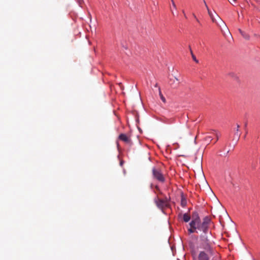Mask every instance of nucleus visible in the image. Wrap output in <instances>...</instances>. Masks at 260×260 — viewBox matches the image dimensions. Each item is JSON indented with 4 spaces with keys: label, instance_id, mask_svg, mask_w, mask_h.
I'll return each instance as SVG.
<instances>
[{
    "label": "nucleus",
    "instance_id": "e433bc0d",
    "mask_svg": "<svg viewBox=\"0 0 260 260\" xmlns=\"http://www.w3.org/2000/svg\"><path fill=\"white\" fill-rule=\"evenodd\" d=\"M155 87H157V84H156L155 85Z\"/></svg>",
    "mask_w": 260,
    "mask_h": 260
},
{
    "label": "nucleus",
    "instance_id": "6ab92c4d",
    "mask_svg": "<svg viewBox=\"0 0 260 260\" xmlns=\"http://www.w3.org/2000/svg\"><path fill=\"white\" fill-rule=\"evenodd\" d=\"M193 60L197 63H198L199 62V60L197 59L196 57L195 56V55L193 54V53H192V56H191Z\"/></svg>",
    "mask_w": 260,
    "mask_h": 260
},
{
    "label": "nucleus",
    "instance_id": "bb28decb",
    "mask_svg": "<svg viewBox=\"0 0 260 260\" xmlns=\"http://www.w3.org/2000/svg\"><path fill=\"white\" fill-rule=\"evenodd\" d=\"M189 49H190L191 55H192V53H193V52H192V50H191V49L190 46H189Z\"/></svg>",
    "mask_w": 260,
    "mask_h": 260
},
{
    "label": "nucleus",
    "instance_id": "393cba45",
    "mask_svg": "<svg viewBox=\"0 0 260 260\" xmlns=\"http://www.w3.org/2000/svg\"><path fill=\"white\" fill-rule=\"evenodd\" d=\"M172 3H173V6L174 7V8H176V5L175 4L174 2L172 1Z\"/></svg>",
    "mask_w": 260,
    "mask_h": 260
},
{
    "label": "nucleus",
    "instance_id": "4468645a",
    "mask_svg": "<svg viewBox=\"0 0 260 260\" xmlns=\"http://www.w3.org/2000/svg\"><path fill=\"white\" fill-rule=\"evenodd\" d=\"M159 96H160V98L161 100V101L164 102V103H165L166 102V99L165 98V97L163 96V95L162 94L161 91H160V89L159 88Z\"/></svg>",
    "mask_w": 260,
    "mask_h": 260
},
{
    "label": "nucleus",
    "instance_id": "6e6552de",
    "mask_svg": "<svg viewBox=\"0 0 260 260\" xmlns=\"http://www.w3.org/2000/svg\"><path fill=\"white\" fill-rule=\"evenodd\" d=\"M190 228L188 229V232L189 234L194 233H198L197 231H196V224H191V223L189 222V223Z\"/></svg>",
    "mask_w": 260,
    "mask_h": 260
},
{
    "label": "nucleus",
    "instance_id": "c756f323",
    "mask_svg": "<svg viewBox=\"0 0 260 260\" xmlns=\"http://www.w3.org/2000/svg\"><path fill=\"white\" fill-rule=\"evenodd\" d=\"M120 166H122V165H123V161H120Z\"/></svg>",
    "mask_w": 260,
    "mask_h": 260
},
{
    "label": "nucleus",
    "instance_id": "cd10ccee",
    "mask_svg": "<svg viewBox=\"0 0 260 260\" xmlns=\"http://www.w3.org/2000/svg\"><path fill=\"white\" fill-rule=\"evenodd\" d=\"M204 4H205V6H206V8H208V6H207V4H206V2H205V1H204Z\"/></svg>",
    "mask_w": 260,
    "mask_h": 260
},
{
    "label": "nucleus",
    "instance_id": "f257e3e1",
    "mask_svg": "<svg viewBox=\"0 0 260 260\" xmlns=\"http://www.w3.org/2000/svg\"><path fill=\"white\" fill-rule=\"evenodd\" d=\"M211 222L210 218L206 216L203 219L202 222L200 220L198 223H196V231L198 230L200 231H202L204 234L208 232L209 224Z\"/></svg>",
    "mask_w": 260,
    "mask_h": 260
},
{
    "label": "nucleus",
    "instance_id": "20e7f679",
    "mask_svg": "<svg viewBox=\"0 0 260 260\" xmlns=\"http://www.w3.org/2000/svg\"><path fill=\"white\" fill-rule=\"evenodd\" d=\"M154 202L157 207L160 209L163 212H164V210L165 208H170L171 207V205H167V204L162 201V199L159 198L157 196L154 198Z\"/></svg>",
    "mask_w": 260,
    "mask_h": 260
},
{
    "label": "nucleus",
    "instance_id": "a878e982",
    "mask_svg": "<svg viewBox=\"0 0 260 260\" xmlns=\"http://www.w3.org/2000/svg\"><path fill=\"white\" fill-rule=\"evenodd\" d=\"M182 13L184 14V17L186 18H187V17H186V14H185V12H184V10H183V11H182Z\"/></svg>",
    "mask_w": 260,
    "mask_h": 260
},
{
    "label": "nucleus",
    "instance_id": "2f4dec72",
    "mask_svg": "<svg viewBox=\"0 0 260 260\" xmlns=\"http://www.w3.org/2000/svg\"><path fill=\"white\" fill-rule=\"evenodd\" d=\"M196 20H197V21L198 22H199V19H198V18L196 19Z\"/></svg>",
    "mask_w": 260,
    "mask_h": 260
},
{
    "label": "nucleus",
    "instance_id": "ddd939ff",
    "mask_svg": "<svg viewBox=\"0 0 260 260\" xmlns=\"http://www.w3.org/2000/svg\"><path fill=\"white\" fill-rule=\"evenodd\" d=\"M240 127V125L239 124H237V129L235 130V135H236L238 138L240 137V134H239V128Z\"/></svg>",
    "mask_w": 260,
    "mask_h": 260
},
{
    "label": "nucleus",
    "instance_id": "f8f14e48",
    "mask_svg": "<svg viewBox=\"0 0 260 260\" xmlns=\"http://www.w3.org/2000/svg\"><path fill=\"white\" fill-rule=\"evenodd\" d=\"M162 201L166 204L167 205H170V202L171 198L170 197H167L166 196H164V198L162 199Z\"/></svg>",
    "mask_w": 260,
    "mask_h": 260
},
{
    "label": "nucleus",
    "instance_id": "4be33fe9",
    "mask_svg": "<svg viewBox=\"0 0 260 260\" xmlns=\"http://www.w3.org/2000/svg\"><path fill=\"white\" fill-rule=\"evenodd\" d=\"M155 188L157 191H159L160 189L158 185H155Z\"/></svg>",
    "mask_w": 260,
    "mask_h": 260
},
{
    "label": "nucleus",
    "instance_id": "f03ea898",
    "mask_svg": "<svg viewBox=\"0 0 260 260\" xmlns=\"http://www.w3.org/2000/svg\"><path fill=\"white\" fill-rule=\"evenodd\" d=\"M201 239V247L206 250L207 252L212 253L213 252V248L211 246V242L208 239L207 236L205 235H201L200 236Z\"/></svg>",
    "mask_w": 260,
    "mask_h": 260
},
{
    "label": "nucleus",
    "instance_id": "39448f33",
    "mask_svg": "<svg viewBox=\"0 0 260 260\" xmlns=\"http://www.w3.org/2000/svg\"><path fill=\"white\" fill-rule=\"evenodd\" d=\"M191 217L192 219L190 222L191 224L198 223V222L201 220L197 211H194L192 212Z\"/></svg>",
    "mask_w": 260,
    "mask_h": 260
},
{
    "label": "nucleus",
    "instance_id": "a211bd4d",
    "mask_svg": "<svg viewBox=\"0 0 260 260\" xmlns=\"http://www.w3.org/2000/svg\"><path fill=\"white\" fill-rule=\"evenodd\" d=\"M212 136H207V137H206L205 140L207 142H210L212 140Z\"/></svg>",
    "mask_w": 260,
    "mask_h": 260
},
{
    "label": "nucleus",
    "instance_id": "423d86ee",
    "mask_svg": "<svg viewBox=\"0 0 260 260\" xmlns=\"http://www.w3.org/2000/svg\"><path fill=\"white\" fill-rule=\"evenodd\" d=\"M118 139L122 141H123L124 142L127 143V144H132V141H131V139L128 137L125 134H121L119 135L118 136Z\"/></svg>",
    "mask_w": 260,
    "mask_h": 260
},
{
    "label": "nucleus",
    "instance_id": "c85d7f7f",
    "mask_svg": "<svg viewBox=\"0 0 260 260\" xmlns=\"http://www.w3.org/2000/svg\"><path fill=\"white\" fill-rule=\"evenodd\" d=\"M192 15L193 16V18H194V19H197V18L196 16V15L194 14H192Z\"/></svg>",
    "mask_w": 260,
    "mask_h": 260
},
{
    "label": "nucleus",
    "instance_id": "9b49d317",
    "mask_svg": "<svg viewBox=\"0 0 260 260\" xmlns=\"http://www.w3.org/2000/svg\"><path fill=\"white\" fill-rule=\"evenodd\" d=\"M228 76H229L230 77L232 78L234 80H235L236 81H238L239 78L235 73L230 72L228 73Z\"/></svg>",
    "mask_w": 260,
    "mask_h": 260
},
{
    "label": "nucleus",
    "instance_id": "5701e85b",
    "mask_svg": "<svg viewBox=\"0 0 260 260\" xmlns=\"http://www.w3.org/2000/svg\"><path fill=\"white\" fill-rule=\"evenodd\" d=\"M238 30H239V32L241 34V35H242L244 32V31H242L241 29H239Z\"/></svg>",
    "mask_w": 260,
    "mask_h": 260
},
{
    "label": "nucleus",
    "instance_id": "7ed1b4c3",
    "mask_svg": "<svg viewBox=\"0 0 260 260\" xmlns=\"http://www.w3.org/2000/svg\"><path fill=\"white\" fill-rule=\"evenodd\" d=\"M152 173L154 179L160 183H164L165 182L166 178L160 168L156 167L153 168L152 170Z\"/></svg>",
    "mask_w": 260,
    "mask_h": 260
},
{
    "label": "nucleus",
    "instance_id": "c9c22d12",
    "mask_svg": "<svg viewBox=\"0 0 260 260\" xmlns=\"http://www.w3.org/2000/svg\"><path fill=\"white\" fill-rule=\"evenodd\" d=\"M119 85H120V86H121V85H122L121 83H119Z\"/></svg>",
    "mask_w": 260,
    "mask_h": 260
},
{
    "label": "nucleus",
    "instance_id": "0eeeda50",
    "mask_svg": "<svg viewBox=\"0 0 260 260\" xmlns=\"http://www.w3.org/2000/svg\"><path fill=\"white\" fill-rule=\"evenodd\" d=\"M198 260H210V257L205 251H202L199 254Z\"/></svg>",
    "mask_w": 260,
    "mask_h": 260
},
{
    "label": "nucleus",
    "instance_id": "aec40b11",
    "mask_svg": "<svg viewBox=\"0 0 260 260\" xmlns=\"http://www.w3.org/2000/svg\"><path fill=\"white\" fill-rule=\"evenodd\" d=\"M213 134L215 136H216V141L214 143H215L218 141V136L217 135V133L216 132H213Z\"/></svg>",
    "mask_w": 260,
    "mask_h": 260
},
{
    "label": "nucleus",
    "instance_id": "7c9ffc66",
    "mask_svg": "<svg viewBox=\"0 0 260 260\" xmlns=\"http://www.w3.org/2000/svg\"><path fill=\"white\" fill-rule=\"evenodd\" d=\"M153 184H151V185H150V188H151V189H152V188H153Z\"/></svg>",
    "mask_w": 260,
    "mask_h": 260
},
{
    "label": "nucleus",
    "instance_id": "2eb2a0df",
    "mask_svg": "<svg viewBox=\"0 0 260 260\" xmlns=\"http://www.w3.org/2000/svg\"><path fill=\"white\" fill-rule=\"evenodd\" d=\"M241 35L243 36L244 38H245L246 40H248L249 39V36L244 31L243 34H242Z\"/></svg>",
    "mask_w": 260,
    "mask_h": 260
},
{
    "label": "nucleus",
    "instance_id": "f704fd0d",
    "mask_svg": "<svg viewBox=\"0 0 260 260\" xmlns=\"http://www.w3.org/2000/svg\"><path fill=\"white\" fill-rule=\"evenodd\" d=\"M175 79H176L177 81H178V80H178V78H177L176 77H175Z\"/></svg>",
    "mask_w": 260,
    "mask_h": 260
},
{
    "label": "nucleus",
    "instance_id": "f3484780",
    "mask_svg": "<svg viewBox=\"0 0 260 260\" xmlns=\"http://www.w3.org/2000/svg\"><path fill=\"white\" fill-rule=\"evenodd\" d=\"M208 11L209 15H210L211 18L212 19V21L213 22L215 21L214 18H213V14H212L211 12L209 10V8H207Z\"/></svg>",
    "mask_w": 260,
    "mask_h": 260
},
{
    "label": "nucleus",
    "instance_id": "412c9836",
    "mask_svg": "<svg viewBox=\"0 0 260 260\" xmlns=\"http://www.w3.org/2000/svg\"><path fill=\"white\" fill-rule=\"evenodd\" d=\"M174 82V80H173V79H169V83L170 84V85H172Z\"/></svg>",
    "mask_w": 260,
    "mask_h": 260
},
{
    "label": "nucleus",
    "instance_id": "473e14b6",
    "mask_svg": "<svg viewBox=\"0 0 260 260\" xmlns=\"http://www.w3.org/2000/svg\"><path fill=\"white\" fill-rule=\"evenodd\" d=\"M247 123H246L245 124V125H244L245 127H246V126H247Z\"/></svg>",
    "mask_w": 260,
    "mask_h": 260
},
{
    "label": "nucleus",
    "instance_id": "4c0bfd02",
    "mask_svg": "<svg viewBox=\"0 0 260 260\" xmlns=\"http://www.w3.org/2000/svg\"><path fill=\"white\" fill-rule=\"evenodd\" d=\"M234 2H236V0H233Z\"/></svg>",
    "mask_w": 260,
    "mask_h": 260
},
{
    "label": "nucleus",
    "instance_id": "1a4fd4ad",
    "mask_svg": "<svg viewBox=\"0 0 260 260\" xmlns=\"http://www.w3.org/2000/svg\"><path fill=\"white\" fill-rule=\"evenodd\" d=\"M181 205L182 207H185L187 205V200L183 193L181 196Z\"/></svg>",
    "mask_w": 260,
    "mask_h": 260
},
{
    "label": "nucleus",
    "instance_id": "72a5a7b5",
    "mask_svg": "<svg viewBox=\"0 0 260 260\" xmlns=\"http://www.w3.org/2000/svg\"><path fill=\"white\" fill-rule=\"evenodd\" d=\"M181 216H182V215L181 213L179 214V217H181Z\"/></svg>",
    "mask_w": 260,
    "mask_h": 260
},
{
    "label": "nucleus",
    "instance_id": "b1692460",
    "mask_svg": "<svg viewBox=\"0 0 260 260\" xmlns=\"http://www.w3.org/2000/svg\"><path fill=\"white\" fill-rule=\"evenodd\" d=\"M159 192V193L161 196H164L163 193L159 190V191H158Z\"/></svg>",
    "mask_w": 260,
    "mask_h": 260
},
{
    "label": "nucleus",
    "instance_id": "dca6fc26",
    "mask_svg": "<svg viewBox=\"0 0 260 260\" xmlns=\"http://www.w3.org/2000/svg\"><path fill=\"white\" fill-rule=\"evenodd\" d=\"M78 5L81 7H82V5L84 4V1L83 0H75Z\"/></svg>",
    "mask_w": 260,
    "mask_h": 260
},
{
    "label": "nucleus",
    "instance_id": "9d476101",
    "mask_svg": "<svg viewBox=\"0 0 260 260\" xmlns=\"http://www.w3.org/2000/svg\"><path fill=\"white\" fill-rule=\"evenodd\" d=\"M191 218L190 215L188 213H184L182 215L183 221L185 222H188Z\"/></svg>",
    "mask_w": 260,
    "mask_h": 260
}]
</instances>
